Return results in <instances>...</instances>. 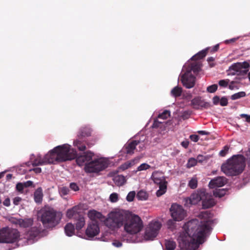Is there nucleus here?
I'll return each mask as SVG.
<instances>
[{"label": "nucleus", "instance_id": "1", "mask_svg": "<svg viewBox=\"0 0 250 250\" xmlns=\"http://www.w3.org/2000/svg\"><path fill=\"white\" fill-rule=\"evenodd\" d=\"M184 229L185 232L179 238L181 250H196L204 242L206 235L209 234L212 229L208 223L200 222L196 219L188 222Z\"/></svg>", "mask_w": 250, "mask_h": 250}, {"label": "nucleus", "instance_id": "2", "mask_svg": "<svg viewBox=\"0 0 250 250\" xmlns=\"http://www.w3.org/2000/svg\"><path fill=\"white\" fill-rule=\"evenodd\" d=\"M105 224L113 229L124 226L125 231L131 234L139 232L143 227V222L139 216L124 210L111 212Z\"/></svg>", "mask_w": 250, "mask_h": 250}, {"label": "nucleus", "instance_id": "3", "mask_svg": "<svg viewBox=\"0 0 250 250\" xmlns=\"http://www.w3.org/2000/svg\"><path fill=\"white\" fill-rule=\"evenodd\" d=\"M245 166V158L243 155H234L222 165L221 170L227 176H237L243 172Z\"/></svg>", "mask_w": 250, "mask_h": 250}, {"label": "nucleus", "instance_id": "4", "mask_svg": "<svg viewBox=\"0 0 250 250\" xmlns=\"http://www.w3.org/2000/svg\"><path fill=\"white\" fill-rule=\"evenodd\" d=\"M62 214L57 212L53 209L43 210L41 215V221L44 226L50 228L56 226L61 221Z\"/></svg>", "mask_w": 250, "mask_h": 250}, {"label": "nucleus", "instance_id": "5", "mask_svg": "<svg viewBox=\"0 0 250 250\" xmlns=\"http://www.w3.org/2000/svg\"><path fill=\"white\" fill-rule=\"evenodd\" d=\"M20 236V232L17 229L9 227L0 229V243H14L19 240Z\"/></svg>", "mask_w": 250, "mask_h": 250}, {"label": "nucleus", "instance_id": "6", "mask_svg": "<svg viewBox=\"0 0 250 250\" xmlns=\"http://www.w3.org/2000/svg\"><path fill=\"white\" fill-rule=\"evenodd\" d=\"M54 150L57 152L59 162H62L71 160L75 158L76 153L71 149L70 146L67 144L58 146L54 147Z\"/></svg>", "mask_w": 250, "mask_h": 250}, {"label": "nucleus", "instance_id": "7", "mask_svg": "<svg viewBox=\"0 0 250 250\" xmlns=\"http://www.w3.org/2000/svg\"><path fill=\"white\" fill-rule=\"evenodd\" d=\"M108 167L107 161L102 158L90 161L84 167L85 171L87 173H97L103 170Z\"/></svg>", "mask_w": 250, "mask_h": 250}, {"label": "nucleus", "instance_id": "8", "mask_svg": "<svg viewBox=\"0 0 250 250\" xmlns=\"http://www.w3.org/2000/svg\"><path fill=\"white\" fill-rule=\"evenodd\" d=\"M155 184L159 185V189L156 192V195L160 197L167 190V182L166 181L164 173L158 171H154L151 177Z\"/></svg>", "mask_w": 250, "mask_h": 250}, {"label": "nucleus", "instance_id": "9", "mask_svg": "<svg viewBox=\"0 0 250 250\" xmlns=\"http://www.w3.org/2000/svg\"><path fill=\"white\" fill-rule=\"evenodd\" d=\"M162 227L161 224L159 221H152L146 230L145 238L146 240H153L156 237Z\"/></svg>", "mask_w": 250, "mask_h": 250}, {"label": "nucleus", "instance_id": "10", "mask_svg": "<svg viewBox=\"0 0 250 250\" xmlns=\"http://www.w3.org/2000/svg\"><path fill=\"white\" fill-rule=\"evenodd\" d=\"M171 215L174 221H180L184 219L186 212L181 206L173 204L170 209Z\"/></svg>", "mask_w": 250, "mask_h": 250}, {"label": "nucleus", "instance_id": "11", "mask_svg": "<svg viewBox=\"0 0 250 250\" xmlns=\"http://www.w3.org/2000/svg\"><path fill=\"white\" fill-rule=\"evenodd\" d=\"M195 79V77L190 73V71H187L182 76L181 80L185 87L190 88L194 86Z\"/></svg>", "mask_w": 250, "mask_h": 250}, {"label": "nucleus", "instance_id": "12", "mask_svg": "<svg viewBox=\"0 0 250 250\" xmlns=\"http://www.w3.org/2000/svg\"><path fill=\"white\" fill-rule=\"evenodd\" d=\"M94 156V153L91 151H88L84 153L83 155H80L76 158V163L79 166H83L86 165L91 160H92V157Z\"/></svg>", "mask_w": 250, "mask_h": 250}, {"label": "nucleus", "instance_id": "13", "mask_svg": "<svg viewBox=\"0 0 250 250\" xmlns=\"http://www.w3.org/2000/svg\"><path fill=\"white\" fill-rule=\"evenodd\" d=\"M99 231L98 222H91L89 223L85 230V234L87 237L93 238L98 234Z\"/></svg>", "mask_w": 250, "mask_h": 250}, {"label": "nucleus", "instance_id": "14", "mask_svg": "<svg viewBox=\"0 0 250 250\" xmlns=\"http://www.w3.org/2000/svg\"><path fill=\"white\" fill-rule=\"evenodd\" d=\"M206 191L204 189L198 190L197 192L192 193L190 197L186 200L187 203L189 201L191 205L197 204L199 201H202L203 198L205 197Z\"/></svg>", "mask_w": 250, "mask_h": 250}, {"label": "nucleus", "instance_id": "15", "mask_svg": "<svg viewBox=\"0 0 250 250\" xmlns=\"http://www.w3.org/2000/svg\"><path fill=\"white\" fill-rule=\"evenodd\" d=\"M227 183V179L223 176H219L211 180L208 186L210 188L221 187Z\"/></svg>", "mask_w": 250, "mask_h": 250}, {"label": "nucleus", "instance_id": "16", "mask_svg": "<svg viewBox=\"0 0 250 250\" xmlns=\"http://www.w3.org/2000/svg\"><path fill=\"white\" fill-rule=\"evenodd\" d=\"M242 68L241 63H236L233 64L230 67L229 69L230 70L234 71V72L231 73L232 75L244 76V78H246L248 70H242Z\"/></svg>", "mask_w": 250, "mask_h": 250}, {"label": "nucleus", "instance_id": "17", "mask_svg": "<svg viewBox=\"0 0 250 250\" xmlns=\"http://www.w3.org/2000/svg\"><path fill=\"white\" fill-rule=\"evenodd\" d=\"M57 155V152L56 150H54V148L52 150H50L44 156L45 165L51 164H54L56 163L59 162Z\"/></svg>", "mask_w": 250, "mask_h": 250}, {"label": "nucleus", "instance_id": "18", "mask_svg": "<svg viewBox=\"0 0 250 250\" xmlns=\"http://www.w3.org/2000/svg\"><path fill=\"white\" fill-rule=\"evenodd\" d=\"M215 205V202L211 196L208 195L206 191L205 193V197L202 199L203 208H208L212 207Z\"/></svg>", "mask_w": 250, "mask_h": 250}, {"label": "nucleus", "instance_id": "19", "mask_svg": "<svg viewBox=\"0 0 250 250\" xmlns=\"http://www.w3.org/2000/svg\"><path fill=\"white\" fill-rule=\"evenodd\" d=\"M140 141L139 140H133L127 143L124 146V149L127 154L132 155L134 153L136 146L139 144Z\"/></svg>", "mask_w": 250, "mask_h": 250}, {"label": "nucleus", "instance_id": "20", "mask_svg": "<svg viewBox=\"0 0 250 250\" xmlns=\"http://www.w3.org/2000/svg\"><path fill=\"white\" fill-rule=\"evenodd\" d=\"M13 223L19 225L22 228H28L32 226L33 224V219L32 218H25V219H15L13 222Z\"/></svg>", "mask_w": 250, "mask_h": 250}, {"label": "nucleus", "instance_id": "21", "mask_svg": "<svg viewBox=\"0 0 250 250\" xmlns=\"http://www.w3.org/2000/svg\"><path fill=\"white\" fill-rule=\"evenodd\" d=\"M191 104L195 109H198L200 107H206L208 104L201 100L200 97H196L191 101Z\"/></svg>", "mask_w": 250, "mask_h": 250}, {"label": "nucleus", "instance_id": "22", "mask_svg": "<svg viewBox=\"0 0 250 250\" xmlns=\"http://www.w3.org/2000/svg\"><path fill=\"white\" fill-rule=\"evenodd\" d=\"M88 216L91 222H98L97 219H101L103 217L101 213L95 210H89L88 212Z\"/></svg>", "mask_w": 250, "mask_h": 250}, {"label": "nucleus", "instance_id": "23", "mask_svg": "<svg viewBox=\"0 0 250 250\" xmlns=\"http://www.w3.org/2000/svg\"><path fill=\"white\" fill-rule=\"evenodd\" d=\"M42 198L43 193L42 188H38L34 193V201L37 204H41L42 202Z\"/></svg>", "mask_w": 250, "mask_h": 250}, {"label": "nucleus", "instance_id": "24", "mask_svg": "<svg viewBox=\"0 0 250 250\" xmlns=\"http://www.w3.org/2000/svg\"><path fill=\"white\" fill-rule=\"evenodd\" d=\"M91 133V130L90 128L87 127H82L80 129L79 131L78 137L80 139L82 137H88L90 136Z\"/></svg>", "mask_w": 250, "mask_h": 250}, {"label": "nucleus", "instance_id": "25", "mask_svg": "<svg viewBox=\"0 0 250 250\" xmlns=\"http://www.w3.org/2000/svg\"><path fill=\"white\" fill-rule=\"evenodd\" d=\"M115 184L119 187L123 186L126 183V179L125 176L118 175L113 178Z\"/></svg>", "mask_w": 250, "mask_h": 250}, {"label": "nucleus", "instance_id": "26", "mask_svg": "<svg viewBox=\"0 0 250 250\" xmlns=\"http://www.w3.org/2000/svg\"><path fill=\"white\" fill-rule=\"evenodd\" d=\"M208 50L209 49L208 48L205 50H203L201 51H200L199 52L192 56L191 59L193 61H197L198 60L203 59L206 56Z\"/></svg>", "mask_w": 250, "mask_h": 250}, {"label": "nucleus", "instance_id": "27", "mask_svg": "<svg viewBox=\"0 0 250 250\" xmlns=\"http://www.w3.org/2000/svg\"><path fill=\"white\" fill-rule=\"evenodd\" d=\"M201 63L200 62H194L191 64L190 69L188 71H193L194 74H197L201 70Z\"/></svg>", "mask_w": 250, "mask_h": 250}, {"label": "nucleus", "instance_id": "28", "mask_svg": "<svg viewBox=\"0 0 250 250\" xmlns=\"http://www.w3.org/2000/svg\"><path fill=\"white\" fill-rule=\"evenodd\" d=\"M64 230L67 236H72L74 234L75 230L74 225L71 223L67 224L64 227Z\"/></svg>", "mask_w": 250, "mask_h": 250}, {"label": "nucleus", "instance_id": "29", "mask_svg": "<svg viewBox=\"0 0 250 250\" xmlns=\"http://www.w3.org/2000/svg\"><path fill=\"white\" fill-rule=\"evenodd\" d=\"M32 165L34 167L45 165V162L44 161V157L42 158L41 156H38L33 161Z\"/></svg>", "mask_w": 250, "mask_h": 250}, {"label": "nucleus", "instance_id": "30", "mask_svg": "<svg viewBox=\"0 0 250 250\" xmlns=\"http://www.w3.org/2000/svg\"><path fill=\"white\" fill-rule=\"evenodd\" d=\"M227 191L225 188H216L213 191V194L215 197L221 198L226 194Z\"/></svg>", "mask_w": 250, "mask_h": 250}, {"label": "nucleus", "instance_id": "31", "mask_svg": "<svg viewBox=\"0 0 250 250\" xmlns=\"http://www.w3.org/2000/svg\"><path fill=\"white\" fill-rule=\"evenodd\" d=\"M165 245L167 250H174L176 246L174 241L170 240H166Z\"/></svg>", "mask_w": 250, "mask_h": 250}, {"label": "nucleus", "instance_id": "32", "mask_svg": "<svg viewBox=\"0 0 250 250\" xmlns=\"http://www.w3.org/2000/svg\"><path fill=\"white\" fill-rule=\"evenodd\" d=\"M182 92V88L178 86L174 87L171 91V95L175 98L180 96Z\"/></svg>", "mask_w": 250, "mask_h": 250}, {"label": "nucleus", "instance_id": "33", "mask_svg": "<svg viewBox=\"0 0 250 250\" xmlns=\"http://www.w3.org/2000/svg\"><path fill=\"white\" fill-rule=\"evenodd\" d=\"M85 220L83 216H79V219L76 224V229L78 230H80L84 225Z\"/></svg>", "mask_w": 250, "mask_h": 250}, {"label": "nucleus", "instance_id": "34", "mask_svg": "<svg viewBox=\"0 0 250 250\" xmlns=\"http://www.w3.org/2000/svg\"><path fill=\"white\" fill-rule=\"evenodd\" d=\"M74 144L77 148L80 151H84L86 149L85 144L82 142L80 140H77L74 142Z\"/></svg>", "mask_w": 250, "mask_h": 250}, {"label": "nucleus", "instance_id": "35", "mask_svg": "<svg viewBox=\"0 0 250 250\" xmlns=\"http://www.w3.org/2000/svg\"><path fill=\"white\" fill-rule=\"evenodd\" d=\"M136 198L139 200H146L148 198V195L146 191L140 190L137 193Z\"/></svg>", "mask_w": 250, "mask_h": 250}, {"label": "nucleus", "instance_id": "36", "mask_svg": "<svg viewBox=\"0 0 250 250\" xmlns=\"http://www.w3.org/2000/svg\"><path fill=\"white\" fill-rule=\"evenodd\" d=\"M134 162H135L134 160H132L130 161H127L124 164L121 165V166L120 167V169L122 170H125V169H127L134 165V164H135Z\"/></svg>", "mask_w": 250, "mask_h": 250}, {"label": "nucleus", "instance_id": "37", "mask_svg": "<svg viewBox=\"0 0 250 250\" xmlns=\"http://www.w3.org/2000/svg\"><path fill=\"white\" fill-rule=\"evenodd\" d=\"M77 208L76 207L67 210L66 212V216L69 218H72L74 216L77 214Z\"/></svg>", "mask_w": 250, "mask_h": 250}, {"label": "nucleus", "instance_id": "38", "mask_svg": "<svg viewBox=\"0 0 250 250\" xmlns=\"http://www.w3.org/2000/svg\"><path fill=\"white\" fill-rule=\"evenodd\" d=\"M38 234L39 231L38 229L35 228H31V230L28 232V234L30 239L35 238Z\"/></svg>", "mask_w": 250, "mask_h": 250}, {"label": "nucleus", "instance_id": "39", "mask_svg": "<svg viewBox=\"0 0 250 250\" xmlns=\"http://www.w3.org/2000/svg\"><path fill=\"white\" fill-rule=\"evenodd\" d=\"M246 93L244 91L239 92L231 95V99L235 100L246 96Z\"/></svg>", "mask_w": 250, "mask_h": 250}, {"label": "nucleus", "instance_id": "40", "mask_svg": "<svg viewBox=\"0 0 250 250\" xmlns=\"http://www.w3.org/2000/svg\"><path fill=\"white\" fill-rule=\"evenodd\" d=\"M170 115V112L169 110H165L162 113H160L158 118L163 120L167 119Z\"/></svg>", "mask_w": 250, "mask_h": 250}, {"label": "nucleus", "instance_id": "41", "mask_svg": "<svg viewBox=\"0 0 250 250\" xmlns=\"http://www.w3.org/2000/svg\"><path fill=\"white\" fill-rule=\"evenodd\" d=\"M197 180L196 178H192L189 181L188 186L191 189H195L197 187Z\"/></svg>", "mask_w": 250, "mask_h": 250}, {"label": "nucleus", "instance_id": "42", "mask_svg": "<svg viewBox=\"0 0 250 250\" xmlns=\"http://www.w3.org/2000/svg\"><path fill=\"white\" fill-rule=\"evenodd\" d=\"M197 164V160L193 158H190L189 159L188 163L187 164V167L188 168H190L192 167H194Z\"/></svg>", "mask_w": 250, "mask_h": 250}, {"label": "nucleus", "instance_id": "43", "mask_svg": "<svg viewBox=\"0 0 250 250\" xmlns=\"http://www.w3.org/2000/svg\"><path fill=\"white\" fill-rule=\"evenodd\" d=\"M136 193L134 191L129 192L126 198V199L128 202H132L133 201L134 198L135 196Z\"/></svg>", "mask_w": 250, "mask_h": 250}, {"label": "nucleus", "instance_id": "44", "mask_svg": "<svg viewBox=\"0 0 250 250\" xmlns=\"http://www.w3.org/2000/svg\"><path fill=\"white\" fill-rule=\"evenodd\" d=\"M217 88H218L217 85L216 84H214L211 85L210 86H208L207 87V90L208 92L214 93L217 90Z\"/></svg>", "mask_w": 250, "mask_h": 250}, {"label": "nucleus", "instance_id": "45", "mask_svg": "<svg viewBox=\"0 0 250 250\" xmlns=\"http://www.w3.org/2000/svg\"><path fill=\"white\" fill-rule=\"evenodd\" d=\"M150 167V166L146 164V163H143L140 166H139L137 168L138 171H142L144 170H146Z\"/></svg>", "mask_w": 250, "mask_h": 250}, {"label": "nucleus", "instance_id": "46", "mask_svg": "<svg viewBox=\"0 0 250 250\" xmlns=\"http://www.w3.org/2000/svg\"><path fill=\"white\" fill-rule=\"evenodd\" d=\"M109 199L111 202H116L118 200V194L117 193H112L110 194Z\"/></svg>", "mask_w": 250, "mask_h": 250}, {"label": "nucleus", "instance_id": "47", "mask_svg": "<svg viewBox=\"0 0 250 250\" xmlns=\"http://www.w3.org/2000/svg\"><path fill=\"white\" fill-rule=\"evenodd\" d=\"M229 150V146H225L223 149L220 151L219 155L222 157L225 156L228 152Z\"/></svg>", "mask_w": 250, "mask_h": 250}, {"label": "nucleus", "instance_id": "48", "mask_svg": "<svg viewBox=\"0 0 250 250\" xmlns=\"http://www.w3.org/2000/svg\"><path fill=\"white\" fill-rule=\"evenodd\" d=\"M24 188V187L22 183H18L17 184L16 188L18 191L22 193L23 192V190Z\"/></svg>", "mask_w": 250, "mask_h": 250}, {"label": "nucleus", "instance_id": "49", "mask_svg": "<svg viewBox=\"0 0 250 250\" xmlns=\"http://www.w3.org/2000/svg\"><path fill=\"white\" fill-rule=\"evenodd\" d=\"M69 191L68 188L66 187H62L60 190V193L61 195H66Z\"/></svg>", "mask_w": 250, "mask_h": 250}, {"label": "nucleus", "instance_id": "50", "mask_svg": "<svg viewBox=\"0 0 250 250\" xmlns=\"http://www.w3.org/2000/svg\"><path fill=\"white\" fill-rule=\"evenodd\" d=\"M229 82V80H222L219 81V84L221 86L227 87Z\"/></svg>", "mask_w": 250, "mask_h": 250}, {"label": "nucleus", "instance_id": "51", "mask_svg": "<svg viewBox=\"0 0 250 250\" xmlns=\"http://www.w3.org/2000/svg\"><path fill=\"white\" fill-rule=\"evenodd\" d=\"M228 104V99L227 98L224 97L220 99V104L222 106H226Z\"/></svg>", "mask_w": 250, "mask_h": 250}, {"label": "nucleus", "instance_id": "52", "mask_svg": "<svg viewBox=\"0 0 250 250\" xmlns=\"http://www.w3.org/2000/svg\"><path fill=\"white\" fill-rule=\"evenodd\" d=\"M190 116V112L188 111H185L182 115V118L184 120L188 119Z\"/></svg>", "mask_w": 250, "mask_h": 250}, {"label": "nucleus", "instance_id": "53", "mask_svg": "<svg viewBox=\"0 0 250 250\" xmlns=\"http://www.w3.org/2000/svg\"><path fill=\"white\" fill-rule=\"evenodd\" d=\"M70 188L74 191H78L79 189L78 185L74 183H72L70 184Z\"/></svg>", "mask_w": 250, "mask_h": 250}, {"label": "nucleus", "instance_id": "54", "mask_svg": "<svg viewBox=\"0 0 250 250\" xmlns=\"http://www.w3.org/2000/svg\"><path fill=\"white\" fill-rule=\"evenodd\" d=\"M189 138L191 141L194 142H197L199 139V137L195 134L190 135Z\"/></svg>", "mask_w": 250, "mask_h": 250}, {"label": "nucleus", "instance_id": "55", "mask_svg": "<svg viewBox=\"0 0 250 250\" xmlns=\"http://www.w3.org/2000/svg\"><path fill=\"white\" fill-rule=\"evenodd\" d=\"M238 39V38H233L229 40H227L225 41L224 42L225 44H228L229 43H232L236 42Z\"/></svg>", "mask_w": 250, "mask_h": 250}, {"label": "nucleus", "instance_id": "56", "mask_svg": "<svg viewBox=\"0 0 250 250\" xmlns=\"http://www.w3.org/2000/svg\"><path fill=\"white\" fill-rule=\"evenodd\" d=\"M212 101L213 104L217 105L219 104V103H220V99L219 96H215L213 98Z\"/></svg>", "mask_w": 250, "mask_h": 250}, {"label": "nucleus", "instance_id": "57", "mask_svg": "<svg viewBox=\"0 0 250 250\" xmlns=\"http://www.w3.org/2000/svg\"><path fill=\"white\" fill-rule=\"evenodd\" d=\"M24 188H28L32 187L33 185V182L31 181H27L25 182L22 183Z\"/></svg>", "mask_w": 250, "mask_h": 250}, {"label": "nucleus", "instance_id": "58", "mask_svg": "<svg viewBox=\"0 0 250 250\" xmlns=\"http://www.w3.org/2000/svg\"><path fill=\"white\" fill-rule=\"evenodd\" d=\"M210 214V211H205L202 212L200 215L203 217H209Z\"/></svg>", "mask_w": 250, "mask_h": 250}, {"label": "nucleus", "instance_id": "59", "mask_svg": "<svg viewBox=\"0 0 250 250\" xmlns=\"http://www.w3.org/2000/svg\"><path fill=\"white\" fill-rule=\"evenodd\" d=\"M21 201V198L20 197H16L13 199V203L15 205H18L19 203Z\"/></svg>", "mask_w": 250, "mask_h": 250}, {"label": "nucleus", "instance_id": "60", "mask_svg": "<svg viewBox=\"0 0 250 250\" xmlns=\"http://www.w3.org/2000/svg\"><path fill=\"white\" fill-rule=\"evenodd\" d=\"M240 116L242 118H245L246 122H247L248 123L250 122V115H247V114H241L240 115Z\"/></svg>", "mask_w": 250, "mask_h": 250}, {"label": "nucleus", "instance_id": "61", "mask_svg": "<svg viewBox=\"0 0 250 250\" xmlns=\"http://www.w3.org/2000/svg\"><path fill=\"white\" fill-rule=\"evenodd\" d=\"M162 122H159L158 119L155 120L154 123L153 124L152 126L153 127H159L160 124H162Z\"/></svg>", "mask_w": 250, "mask_h": 250}, {"label": "nucleus", "instance_id": "62", "mask_svg": "<svg viewBox=\"0 0 250 250\" xmlns=\"http://www.w3.org/2000/svg\"><path fill=\"white\" fill-rule=\"evenodd\" d=\"M3 204L6 207H9L10 206V200L9 198H6L3 202Z\"/></svg>", "mask_w": 250, "mask_h": 250}, {"label": "nucleus", "instance_id": "63", "mask_svg": "<svg viewBox=\"0 0 250 250\" xmlns=\"http://www.w3.org/2000/svg\"><path fill=\"white\" fill-rule=\"evenodd\" d=\"M175 223L172 220H169L167 222V225L168 226L169 228H172L174 226Z\"/></svg>", "mask_w": 250, "mask_h": 250}, {"label": "nucleus", "instance_id": "64", "mask_svg": "<svg viewBox=\"0 0 250 250\" xmlns=\"http://www.w3.org/2000/svg\"><path fill=\"white\" fill-rule=\"evenodd\" d=\"M242 70H247V69L250 67V64L247 62H244L243 63H242Z\"/></svg>", "mask_w": 250, "mask_h": 250}]
</instances>
